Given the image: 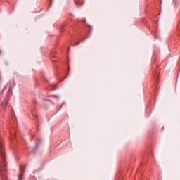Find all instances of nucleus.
<instances>
[{"mask_svg": "<svg viewBox=\"0 0 180 180\" xmlns=\"http://www.w3.org/2000/svg\"><path fill=\"white\" fill-rule=\"evenodd\" d=\"M11 96H12V89H8L5 100L1 103L2 109H5V108L8 106V103H9V99H11Z\"/></svg>", "mask_w": 180, "mask_h": 180, "instance_id": "f257e3e1", "label": "nucleus"}, {"mask_svg": "<svg viewBox=\"0 0 180 180\" xmlns=\"http://www.w3.org/2000/svg\"><path fill=\"white\" fill-rule=\"evenodd\" d=\"M27 165H20V173L18 175V180H22L23 179V176H25V172H26V166Z\"/></svg>", "mask_w": 180, "mask_h": 180, "instance_id": "f03ea898", "label": "nucleus"}, {"mask_svg": "<svg viewBox=\"0 0 180 180\" xmlns=\"http://www.w3.org/2000/svg\"><path fill=\"white\" fill-rule=\"evenodd\" d=\"M74 1H75V5H77V6H82V5H84V0H74Z\"/></svg>", "mask_w": 180, "mask_h": 180, "instance_id": "7ed1b4c3", "label": "nucleus"}, {"mask_svg": "<svg viewBox=\"0 0 180 180\" xmlns=\"http://www.w3.org/2000/svg\"><path fill=\"white\" fill-rule=\"evenodd\" d=\"M82 22H83V23H84V25H86V26H88L90 32H91V30H92V27H91V25H89L86 24V19L82 18Z\"/></svg>", "mask_w": 180, "mask_h": 180, "instance_id": "20e7f679", "label": "nucleus"}, {"mask_svg": "<svg viewBox=\"0 0 180 180\" xmlns=\"http://www.w3.org/2000/svg\"><path fill=\"white\" fill-rule=\"evenodd\" d=\"M37 148H39V144L37 143L32 149L33 153H36V151H37Z\"/></svg>", "mask_w": 180, "mask_h": 180, "instance_id": "39448f33", "label": "nucleus"}, {"mask_svg": "<svg viewBox=\"0 0 180 180\" xmlns=\"http://www.w3.org/2000/svg\"><path fill=\"white\" fill-rule=\"evenodd\" d=\"M5 110H6V105L5 107V108H2V104L1 105V107H0V113H4V112H5Z\"/></svg>", "mask_w": 180, "mask_h": 180, "instance_id": "423d86ee", "label": "nucleus"}, {"mask_svg": "<svg viewBox=\"0 0 180 180\" xmlns=\"http://www.w3.org/2000/svg\"><path fill=\"white\" fill-rule=\"evenodd\" d=\"M156 82H158V79H160V77L158 76L155 77Z\"/></svg>", "mask_w": 180, "mask_h": 180, "instance_id": "0eeeda50", "label": "nucleus"}, {"mask_svg": "<svg viewBox=\"0 0 180 180\" xmlns=\"http://www.w3.org/2000/svg\"><path fill=\"white\" fill-rule=\"evenodd\" d=\"M69 74H70V67H68V73H67V77H68Z\"/></svg>", "mask_w": 180, "mask_h": 180, "instance_id": "6e6552de", "label": "nucleus"}, {"mask_svg": "<svg viewBox=\"0 0 180 180\" xmlns=\"http://www.w3.org/2000/svg\"><path fill=\"white\" fill-rule=\"evenodd\" d=\"M52 4H53V1H51V4H50V5H49V8H51V5H52Z\"/></svg>", "mask_w": 180, "mask_h": 180, "instance_id": "1a4fd4ad", "label": "nucleus"}, {"mask_svg": "<svg viewBox=\"0 0 180 180\" xmlns=\"http://www.w3.org/2000/svg\"><path fill=\"white\" fill-rule=\"evenodd\" d=\"M34 117H36V119H39V115H34Z\"/></svg>", "mask_w": 180, "mask_h": 180, "instance_id": "9d476101", "label": "nucleus"}, {"mask_svg": "<svg viewBox=\"0 0 180 180\" xmlns=\"http://www.w3.org/2000/svg\"><path fill=\"white\" fill-rule=\"evenodd\" d=\"M78 44H79V42H77L75 46H78Z\"/></svg>", "mask_w": 180, "mask_h": 180, "instance_id": "9b49d317", "label": "nucleus"}, {"mask_svg": "<svg viewBox=\"0 0 180 180\" xmlns=\"http://www.w3.org/2000/svg\"><path fill=\"white\" fill-rule=\"evenodd\" d=\"M1 54H2V51H1V49H0V56H1Z\"/></svg>", "mask_w": 180, "mask_h": 180, "instance_id": "f8f14e48", "label": "nucleus"}, {"mask_svg": "<svg viewBox=\"0 0 180 180\" xmlns=\"http://www.w3.org/2000/svg\"><path fill=\"white\" fill-rule=\"evenodd\" d=\"M6 65H8V62H6Z\"/></svg>", "mask_w": 180, "mask_h": 180, "instance_id": "ddd939ff", "label": "nucleus"}, {"mask_svg": "<svg viewBox=\"0 0 180 180\" xmlns=\"http://www.w3.org/2000/svg\"><path fill=\"white\" fill-rule=\"evenodd\" d=\"M153 74H154V75H155L157 74V72H153Z\"/></svg>", "mask_w": 180, "mask_h": 180, "instance_id": "4468645a", "label": "nucleus"}]
</instances>
